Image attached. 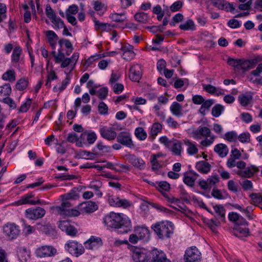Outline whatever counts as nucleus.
<instances>
[{"mask_svg":"<svg viewBox=\"0 0 262 262\" xmlns=\"http://www.w3.org/2000/svg\"><path fill=\"white\" fill-rule=\"evenodd\" d=\"M71 204L68 201H63L60 206L56 207L58 213L61 215L68 216H78L80 212L91 213L98 209V206L95 202L88 201L79 205V210L71 208Z\"/></svg>","mask_w":262,"mask_h":262,"instance_id":"1","label":"nucleus"},{"mask_svg":"<svg viewBox=\"0 0 262 262\" xmlns=\"http://www.w3.org/2000/svg\"><path fill=\"white\" fill-rule=\"evenodd\" d=\"M84 244L86 249L93 250L101 245V240L99 237H91Z\"/></svg>","mask_w":262,"mask_h":262,"instance_id":"22","label":"nucleus"},{"mask_svg":"<svg viewBox=\"0 0 262 262\" xmlns=\"http://www.w3.org/2000/svg\"><path fill=\"white\" fill-rule=\"evenodd\" d=\"M243 188L245 190H251L253 188L252 182L248 180H244L241 183Z\"/></svg>","mask_w":262,"mask_h":262,"instance_id":"59","label":"nucleus"},{"mask_svg":"<svg viewBox=\"0 0 262 262\" xmlns=\"http://www.w3.org/2000/svg\"><path fill=\"white\" fill-rule=\"evenodd\" d=\"M3 79L5 80H8L13 82L15 80V74L14 70H8L3 75Z\"/></svg>","mask_w":262,"mask_h":262,"instance_id":"42","label":"nucleus"},{"mask_svg":"<svg viewBox=\"0 0 262 262\" xmlns=\"http://www.w3.org/2000/svg\"><path fill=\"white\" fill-rule=\"evenodd\" d=\"M219 181V177L216 174L208 178L207 180L200 181L199 184L202 189L207 190L214 186Z\"/></svg>","mask_w":262,"mask_h":262,"instance_id":"18","label":"nucleus"},{"mask_svg":"<svg viewBox=\"0 0 262 262\" xmlns=\"http://www.w3.org/2000/svg\"><path fill=\"white\" fill-rule=\"evenodd\" d=\"M195 167L199 172L202 173H207L211 169L210 164L204 161L198 162Z\"/></svg>","mask_w":262,"mask_h":262,"instance_id":"28","label":"nucleus"},{"mask_svg":"<svg viewBox=\"0 0 262 262\" xmlns=\"http://www.w3.org/2000/svg\"><path fill=\"white\" fill-rule=\"evenodd\" d=\"M65 249L73 255L78 257L84 252V248L77 242L69 241L64 246Z\"/></svg>","mask_w":262,"mask_h":262,"instance_id":"5","label":"nucleus"},{"mask_svg":"<svg viewBox=\"0 0 262 262\" xmlns=\"http://www.w3.org/2000/svg\"><path fill=\"white\" fill-rule=\"evenodd\" d=\"M11 88L9 84L0 87V101H2L11 93Z\"/></svg>","mask_w":262,"mask_h":262,"instance_id":"36","label":"nucleus"},{"mask_svg":"<svg viewBox=\"0 0 262 262\" xmlns=\"http://www.w3.org/2000/svg\"><path fill=\"white\" fill-rule=\"evenodd\" d=\"M146 262H171L166 257V254L161 250L154 249L148 251V258Z\"/></svg>","mask_w":262,"mask_h":262,"instance_id":"7","label":"nucleus"},{"mask_svg":"<svg viewBox=\"0 0 262 262\" xmlns=\"http://www.w3.org/2000/svg\"><path fill=\"white\" fill-rule=\"evenodd\" d=\"M214 103V100L213 99H210L206 101L204 100L199 110L200 113L203 116L205 115L206 110H209L211 105H212Z\"/></svg>","mask_w":262,"mask_h":262,"instance_id":"34","label":"nucleus"},{"mask_svg":"<svg viewBox=\"0 0 262 262\" xmlns=\"http://www.w3.org/2000/svg\"><path fill=\"white\" fill-rule=\"evenodd\" d=\"M96 148L102 153L109 152L111 150V147L108 146L103 145L102 142L98 143Z\"/></svg>","mask_w":262,"mask_h":262,"instance_id":"54","label":"nucleus"},{"mask_svg":"<svg viewBox=\"0 0 262 262\" xmlns=\"http://www.w3.org/2000/svg\"><path fill=\"white\" fill-rule=\"evenodd\" d=\"M171 151L175 155L179 156L181 154L182 144L180 141L176 139H172V144L171 143Z\"/></svg>","mask_w":262,"mask_h":262,"instance_id":"32","label":"nucleus"},{"mask_svg":"<svg viewBox=\"0 0 262 262\" xmlns=\"http://www.w3.org/2000/svg\"><path fill=\"white\" fill-rule=\"evenodd\" d=\"M127 159L133 166L138 169H144L145 167V163L144 160L134 155H127Z\"/></svg>","mask_w":262,"mask_h":262,"instance_id":"19","label":"nucleus"},{"mask_svg":"<svg viewBox=\"0 0 262 262\" xmlns=\"http://www.w3.org/2000/svg\"><path fill=\"white\" fill-rule=\"evenodd\" d=\"M224 106L220 104L215 105L212 108L211 114L214 117H219L224 112Z\"/></svg>","mask_w":262,"mask_h":262,"instance_id":"40","label":"nucleus"},{"mask_svg":"<svg viewBox=\"0 0 262 262\" xmlns=\"http://www.w3.org/2000/svg\"><path fill=\"white\" fill-rule=\"evenodd\" d=\"M203 89L210 94H215L217 92V88L211 84H202Z\"/></svg>","mask_w":262,"mask_h":262,"instance_id":"57","label":"nucleus"},{"mask_svg":"<svg viewBox=\"0 0 262 262\" xmlns=\"http://www.w3.org/2000/svg\"><path fill=\"white\" fill-rule=\"evenodd\" d=\"M135 232L140 239L147 241L149 238V231L145 227H138L135 229Z\"/></svg>","mask_w":262,"mask_h":262,"instance_id":"24","label":"nucleus"},{"mask_svg":"<svg viewBox=\"0 0 262 262\" xmlns=\"http://www.w3.org/2000/svg\"><path fill=\"white\" fill-rule=\"evenodd\" d=\"M214 150L222 158L226 157L228 153V148L224 144L220 143L214 146Z\"/></svg>","mask_w":262,"mask_h":262,"instance_id":"27","label":"nucleus"},{"mask_svg":"<svg viewBox=\"0 0 262 262\" xmlns=\"http://www.w3.org/2000/svg\"><path fill=\"white\" fill-rule=\"evenodd\" d=\"M3 231L10 239L16 238L19 234V227L14 224H7L4 226Z\"/></svg>","mask_w":262,"mask_h":262,"instance_id":"11","label":"nucleus"},{"mask_svg":"<svg viewBox=\"0 0 262 262\" xmlns=\"http://www.w3.org/2000/svg\"><path fill=\"white\" fill-rule=\"evenodd\" d=\"M63 199L65 200H76L78 199L79 197V194L78 188H73L69 193L63 195Z\"/></svg>","mask_w":262,"mask_h":262,"instance_id":"39","label":"nucleus"},{"mask_svg":"<svg viewBox=\"0 0 262 262\" xmlns=\"http://www.w3.org/2000/svg\"><path fill=\"white\" fill-rule=\"evenodd\" d=\"M170 111L176 117H180L183 115L182 106L177 102H173L171 104L170 106Z\"/></svg>","mask_w":262,"mask_h":262,"instance_id":"26","label":"nucleus"},{"mask_svg":"<svg viewBox=\"0 0 262 262\" xmlns=\"http://www.w3.org/2000/svg\"><path fill=\"white\" fill-rule=\"evenodd\" d=\"M99 132L103 138L108 140H114L117 137L116 128L114 127L101 126Z\"/></svg>","mask_w":262,"mask_h":262,"instance_id":"12","label":"nucleus"},{"mask_svg":"<svg viewBox=\"0 0 262 262\" xmlns=\"http://www.w3.org/2000/svg\"><path fill=\"white\" fill-rule=\"evenodd\" d=\"M162 130V125L159 123L153 124L150 130L151 135L155 138Z\"/></svg>","mask_w":262,"mask_h":262,"instance_id":"45","label":"nucleus"},{"mask_svg":"<svg viewBox=\"0 0 262 262\" xmlns=\"http://www.w3.org/2000/svg\"><path fill=\"white\" fill-rule=\"evenodd\" d=\"M18 256L21 262H26L29 257V252L25 247H20L18 251Z\"/></svg>","mask_w":262,"mask_h":262,"instance_id":"37","label":"nucleus"},{"mask_svg":"<svg viewBox=\"0 0 262 262\" xmlns=\"http://www.w3.org/2000/svg\"><path fill=\"white\" fill-rule=\"evenodd\" d=\"M132 256L135 262H146L148 258V251L143 249L132 246L130 248Z\"/></svg>","mask_w":262,"mask_h":262,"instance_id":"6","label":"nucleus"},{"mask_svg":"<svg viewBox=\"0 0 262 262\" xmlns=\"http://www.w3.org/2000/svg\"><path fill=\"white\" fill-rule=\"evenodd\" d=\"M256 169L254 167L252 168L250 167L245 168L243 169L238 170L236 172V173L241 177L251 178L254 175Z\"/></svg>","mask_w":262,"mask_h":262,"instance_id":"29","label":"nucleus"},{"mask_svg":"<svg viewBox=\"0 0 262 262\" xmlns=\"http://www.w3.org/2000/svg\"><path fill=\"white\" fill-rule=\"evenodd\" d=\"M46 14L47 17L50 19V20H52L53 18L56 16L55 12H54V10L52 9L49 5H47L46 6Z\"/></svg>","mask_w":262,"mask_h":262,"instance_id":"58","label":"nucleus"},{"mask_svg":"<svg viewBox=\"0 0 262 262\" xmlns=\"http://www.w3.org/2000/svg\"><path fill=\"white\" fill-rule=\"evenodd\" d=\"M21 52V49L19 47H16L13 49L11 59L12 62L16 63L19 61Z\"/></svg>","mask_w":262,"mask_h":262,"instance_id":"43","label":"nucleus"},{"mask_svg":"<svg viewBox=\"0 0 262 262\" xmlns=\"http://www.w3.org/2000/svg\"><path fill=\"white\" fill-rule=\"evenodd\" d=\"M257 61L256 59L244 60L241 59L239 69L243 71H248L254 68L257 64Z\"/></svg>","mask_w":262,"mask_h":262,"instance_id":"23","label":"nucleus"},{"mask_svg":"<svg viewBox=\"0 0 262 262\" xmlns=\"http://www.w3.org/2000/svg\"><path fill=\"white\" fill-rule=\"evenodd\" d=\"M78 8L76 5L73 4L70 6L66 11V15L75 14L78 12Z\"/></svg>","mask_w":262,"mask_h":262,"instance_id":"64","label":"nucleus"},{"mask_svg":"<svg viewBox=\"0 0 262 262\" xmlns=\"http://www.w3.org/2000/svg\"><path fill=\"white\" fill-rule=\"evenodd\" d=\"M32 102V100L31 99L28 98L26 100V102L23 103L19 108V113H25L26 112L29 108Z\"/></svg>","mask_w":262,"mask_h":262,"instance_id":"53","label":"nucleus"},{"mask_svg":"<svg viewBox=\"0 0 262 262\" xmlns=\"http://www.w3.org/2000/svg\"><path fill=\"white\" fill-rule=\"evenodd\" d=\"M46 35L50 45L53 49H55L57 41L58 39V36L53 31L51 30L47 31Z\"/></svg>","mask_w":262,"mask_h":262,"instance_id":"30","label":"nucleus"},{"mask_svg":"<svg viewBox=\"0 0 262 262\" xmlns=\"http://www.w3.org/2000/svg\"><path fill=\"white\" fill-rule=\"evenodd\" d=\"M213 208L216 214L214 215L215 218L210 220L208 223L212 230L219 226L221 222L224 221L225 219V209L222 205L213 206Z\"/></svg>","mask_w":262,"mask_h":262,"instance_id":"4","label":"nucleus"},{"mask_svg":"<svg viewBox=\"0 0 262 262\" xmlns=\"http://www.w3.org/2000/svg\"><path fill=\"white\" fill-rule=\"evenodd\" d=\"M57 78V76H56L55 72L54 71L51 72L48 75L46 85L48 87H50L51 81L55 80Z\"/></svg>","mask_w":262,"mask_h":262,"instance_id":"62","label":"nucleus"},{"mask_svg":"<svg viewBox=\"0 0 262 262\" xmlns=\"http://www.w3.org/2000/svg\"><path fill=\"white\" fill-rule=\"evenodd\" d=\"M110 205L114 207L126 208L130 206V203L126 199H121L115 196H110L108 198Z\"/></svg>","mask_w":262,"mask_h":262,"instance_id":"16","label":"nucleus"},{"mask_svg":"<svg viewBox=\"0 0 262 262\" xmlns=\"http://www.w3.org/2000/svg\"><path fill=\"white\" fill-rule=\"evenodd\" d=\"M180 28L183 30H191L193 31L195 30V25L192 19H188L186 22L182 24L179 26Z\"/></svg>","mask_w":262,"mask_h":262,"instance_id":"38","label":"nucleus"},{"mask_svg":"<svg viewBox=\"0 0 262 262\" xmlns=\"http://www.w3.org/2000/svg\"><path fill=\"white\" fill-rule=\"evenodd\" d=\"M184 144L187 146V152L190 155H193L198 152V149L196 146L190 140L186 139L184 140Z\"/></svg>","mask_w":262,"mask_h":262,"instance_id":"35","label":"nucleus"},{"mask_svg":"<svg viewBox=\"0 0 262 262\" xmlns=\"http://www.w3.org/2000/svg\"><path fill=\"white\" fill-rule=\"evenodd\" d=\"M51 20V22L55 25L54 28L55 29H59L62 28L64 27V24L63 21L61 20L59 17H57V16Z\"/></svg>","mask_w":262,"mask_h":262,"instance_id":"48","label":"nucleus"},{"mask_svg":"<svg viewBox=\"0 0 262 262\" xmlns=\"http://www.w3.org/2000/svg\"><path fill=\"white\" fill-rule=\"evenodd\" d=\"M212 4L219 9L225 10L227 11H230L232 13L237 12V10L235 9L233 3H229L224 0H216Z\"/></svg>","mask_w":262,"mask_h":262,"instance_id":"13","label":"nucleus"},{"mask_svg":"<svg viewBox=\"0 0 262 262\" xmlns=\"http://www.w3.org/2000/svg\"><path fill=\"white\" fill-rule=\"evenodd\" d=\"M241 61V59H237L230 57L228 58L227 62L229 65L234 67L235 68L239 69L240 68Z\"/></svg>","mask_w":262,"mask_h":262,"instance_id":"51","label":"nucleus"},{"mask_svg":"<svg viewBox=\"0 0 262 262\" xmlns=\"http://www.w3.org/2000/svg\"><path fill=\"white\" fill-rule=\"evenodd\" d=\"M149 15L145 12H137L134 15L135 19L142 24L146 23L149 20Z\"/></svg>","mask_w":262,"mask_h":262,"instance_id":"33","label":"nucleus"},{"mask_svg":"<svg viewBox=\"0 0 262 262\" xmlns=\"http://www.w3.org/2000/svg\"><path fill=\"white\" fill-rule=\"evenodd\" d=\"M211 131L210 129L207 127H201L194 129L192 132V137L195 139H199L201 138V136L210 137Z\"/></svg>","mask_w":262,"mask_h":262,"instance_id":"20","label":"nucleus"},{"mask_svg":"<svg viewBox=\"0 0 262 262\" xmlns=\"http://www.w3.org/2000/svg\"><path fill=\"white\" fill-rule=\"evenodd\" d=\"M116 138L117 141L124 146L128 147L134 146L130 134L128 132H120L118 135H117Z\"/></svg>","mask_w":262,"mask_h":262,"instance_id":"14","label":"nucleus"},{"mask_svg":"<svg viewBox=\"0 0 262 262\" xmlns=\"http://www.w3.org/2000/svg\"><path fill=\"white\" fill-rule=\"evenodd\" d=\"M199 177V174L194 171H190L187 175L185 176L183 182L189 186L193 187L195 180Z\"/></svg>","mask_w":262,"mask_h":262,"instance_id":"25","label":"nucleus"},{"mask_svg":"<svg viewBox=\"0 0 262 262\" xmlns=\"http://www.w3.org/2000/svg\"><path fill=\"white\" fill-rule=\"evenodd\" d=\"M25 216L29 220H36L43 217L46 210L40 207L30 208L25 210Z\"/></svg>","mask_w":262,"mask_h":262,"instance_id":"8","label":"nucleus"},{"mask_svg":"<svg viewBox=\"0 0 262 262\" xmlns=\"http://www.w3.org/2000/svg\"><path fill=\"white\" fill-rule=\"evenodd\" d=\"M135 134L137 138L140 140H144L147 138V134L142 127L137 128Z\"/></svg>","mask_w":262,"mask_h":262,"instance_id":"44","label":"nucleus"},{"mask_svg":"<svg viewBox=\"0 0 262 262\" xmlns=\"http://www.w3.org/2000/svg\"><path fill=\"white\" fill-rule=\"evenodd\" d=\"M233 235L237 237L247 236L249 233L248 228H242L239 226H235L233 228Z\"/></svg>","mask_w":262,"mask_h":262,"instance_id":"31","label":"nucleus"},{"mask_svg":"<svg viewBox=\"0 0 262 262\" xmlns=\"http://www.w3.org/2000/svg\"><path fill=\"white\" fill-rule=\"evenodd\" d=\"M110 18L112 19V20L115 22H123L126 19V17L124 13H112L110 16Z\"/></svg>","mask_w":262,"mask_h":262,"instance_id":"41","label":"nucleus"},{"mask_svg":"<svg viewBox=\"0 0 262 262\" xmlns=\"http://www.w3.org/2000/svg\"><path fill=\"white\" fill-rule=\"evenodd\" d=\"M151 228L159 238L162 239L170 237L173 232L174 226L171 222L165 221L157 223L152 226Z\"/></svg>","mask_w":262,"mask_h":262,"instance_id":"3","label":"nucleus"},{"mask_svg":"<svg viewBox=\"0 0 262 262\" xmlns=\"http://www.w3.org/2000/svg\"><path fill=\"white\" fill-rule=\"evenodd\" d=\"M58 227L68 235L75 236L77 233V230L72 226L68 221H61L58 222Z\"/></svg>","mask_w":262,"mask_h":262,"instance_id":"15","label":"nucleus"},{"mask_svg":"<svg viewBox=\"0 0 262 262\" xmlns=\"http://www.w3.org/2000/svg\"><path fill=\"white\" fill-rule=\"evenodd\" d=\"M251 99L252 97L250 96L243 95L238 97V100L241 104L244 106H246L249 104Z\"/></svg>","mask_w":262,"mask_h":262,"instance_id":"50","label":"nucleus"},{"mask_svg":"<svg viewBox=\"0 0 262 262\" xmlns=\"http://www.w3.org/2000/svg\"><path fill=\"white\" fill-rule=\"evenodd\" d=\"M28 81L27 78H23L20 79L16 84V88L19 91L24 90L27 86Z\"/></svg>","mask_w":262,"mask_h":262,"instance_id":"46","label":"nucleus"},{"mask_svg":"<svg viewBox=\"0 0 262 262\" xmlns=\"http://www.w3.org/2000/svg\"><path fill=\"white\" fill-rule=\"evenodd\" d=\"M129 78L130 79L135 82L139 81L142 77V71L141 66L140 64H135L130 67Z\"/></svg>","mask_w":262,"mask_h":262,"instance_id":"17","label":"nucleus"},{"mask_svg":"<svg viewBox=\"0 0 262 262\" xmlns=\"http://www.w3.org/2000/svg\"><path fill=\"white\" fill-rule=\"evenodd\" d=\"M237 138V135L235 132L231 131L228 132L225 134L224 139L230 141L232 142L235 141Z\"/></svg>","mask_w":262,"mask_h":262,"instance_id":"52","label":"nucleus"},{"mask_svg":"<svg viewBox=\"0 0 262 262\" xmlns=\"http://www.w3.org/2000/svg\"><path fill=\"white\" fill-rule=\"evenodd\" d=\"M108 94V89L106 87H103L97 91L98 97L101 99H104Z\"/></svg>","mask_w":262,"mask_h":262,"instance_id":"61","label":"nucleus"},{"mask_svg":"<svg viewBox=\"0 0 262 262\" xmlns=\"http://www.w3.org/2000/svg\"><path fill=\"white\" fill-rule=\"evenodd\" d=\"M185 262H199L201 253L195 247H191L185 251Z\"/></svg>","mask_w":262,"mask_h":262,"instance_id":"9","label":"nucleus"},{"mask_svg":"<svg viewBox=\"0 0 262 262\" xmlns=\"http://www.w3.org/2000/svg\"><path fill=\"white\" fill-rule=\"evenodd\" d=\"M35 253L39 257H51L57 253V250L52 246H43L38 248Z\"/></svg>","mask_w":262,"mask_h":262,"instance_id":"10","label":"nucleus"},{"mask_svg":"<svg viewBox=\"0 0 262 262\" xmlns=\"http://www.w3.org/2000/svg\"><path fill=\"white\" fill-rule=\"evenodd\" d=\"M183 6V2L178 1L173 3L170 7V9L172 12L179 11Z\"/></svg>","mask_w":262,"mask_h":262,"instance_id":"60","label":"nucleus"},{"mask_svg":"<svg viewBox=\"0 0 262 262\" xmlns=\"http://www.w3.org/2000/svg\"><path fill=\"white\" fill-rule=\"evenodd\" d=\"M183 15L181 13L176 14L173 17L172 21L170 23V25L173 26L176 23L181 22L183 19Z\"/></svg>","mask_w":262,"mask_h":262,"instance_id":"63","label":"nucleus"},{"mask_svg":"<svg viewBox=\"0 0 262 262\" xmlns=\"http://www.w3.org/2000/svg\"><path fill=\"white\" fill-rule=\"evenodd\" d=\"M7 8L5 4L0 3V23L6 18Z\"/></svg>","mask_w":262,"mask_h":262,"instance_id":"56","label":"nucleus"},{"mask_svg":"<svg viewBox=\"0 0 262 262\" xmlns=\"http://www.w3.org/2000/svg\"><path fill=\"white\" fill-rule=\"evenodd\" d=\"M104 223L108 227L116 229L120 234L126 233L132 229L130 220L123 213L111 212L104 218Z\"/></svg>","mask_w":262,"mask_h":262,"instance_id":"2","label":"nucleus"},{"mask_svg":"<svg viewBox=\"0 0 262 262\" xmlns=\"http://www.w3.org/2000/svg\"><path fill=\"white\" fill-rule=\"evenodd\" d=\"M70 80V78L69 76H67L62 82L61 86L60 87H58L57 86H55L53 88V91L55 92L59 91V92H61L63 91L67 87V85L69 83Z\"/></svg>","mask_w":262,"mask_h":262,"instance_id":"47","label":"nucleus"},{"mask_svg":"<svg viewBox=\"0 0 262 262\" xmlns=\"http://www.w3.org/2000/svg\"><path fill=\"white\" fill-rule=\"evenodd\" d=\"M101 186V183L100 182H96V183H92L90 184V188L94 190L96 192V194L101 197L102 195V193L100 191L99 189Z\"/></svg>","mask_w":262,"mask_h":262,"instance_id":"49","label":"nucleus"},{"mask_svg":"<svg viewBox=\"0 0 262 262\" xmlns=\"http://www.w3.org/2000/svg\"><path fill=\"white\" fill-rule=\"evenodd\" d=\"M98 112L101 115H106L108 111V107L103 102H100L98 107Z\"/></svg>","mask_w":262,"mask_h":262,"instance_id":"55","label":"nucleus"},{"mask_svg":"<svg viewBox=\"0 0 262 262\" xmlns=\"http://www.w3.org/2000/svg\"><path fill=\"white\" fill-rule=\"evenodd\" d=\"M34 196L33 192L27 193L22 196L20 199L14 202V204L17 206H20L25 204L34 205L35 203L33 202V200H31V199Z\"/></svg>","mask_w":262,"mask_h":262,"instance_id":"21","label":"nucleus"}]
</instances>
